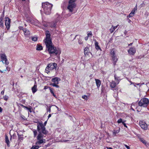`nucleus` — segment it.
<instances>
[{"label": "nucleus", "instance_id": "obj_1", "mask_svg": "<svg viewBox=\"0 0 149 149\" xmlns=\"http://www.w3.org/2000/svg\"><path fill=\"white\" fill-rule=\"evenodd\" d=\"M45 35L46 38L44 41L45 43L49 54L55 55L58 54H60L61 53V51L59 49L52 45L51 39L50 37V35L48 31H46Z\"/></svg>", "mask_w": 149, "mask_h": 149}, {"label": "nucleus", "instance_id": "obj_2", "mask_svg": "<svg viewBox=\"0 0 149 149\" xmlns=\"http://www.w3.org/2000/svg\"><path fill=\"white\" fill-rule=\"evenodd\" d=\"M37 129L38 132V134L36 138L37 141L36 144L40 145L45 143V139H43L44 137H45L44 135L46 134L48 132L46 130L45 127L44 126L42 122H39L38 123Z\"/></svg>", "mask_w": 149, "mask_h": 149}, {"label": "nucleus", "instance_id": "obj_3", "mask_svg": "<svg viewBox=\"0 0 149 149\" xmlns=\"http://www.w3.org/2000/svg\"><path fill=\"white\" fill-rule=\"evenodd\" d=\"M53 5L48 2H46L42 3V7L43 9V11L46 15H49L51 11V8Z\"/></svg>", "mask_w": 149, "mask_h": 149}, {"label": "nucleus", "instance_id": "obj_4", "mask_svg": "<svg viewBox=\"0 0 149 149\" xmlns=\"http://www.w3.org/2000/svg\"><path fill=\"white\" fill-rule=\"evenodd\" d=\"M149 103V100L147 98H143L141 99L138 103L139 106L143 107H147Z\"/></svg>", "mask_w": 149, "mask_h": 149}, {"label": "nucleus", "instance_id": "obj_5", "mask_svg": "<svg viewBox=\"0 0 149 149\" xmlns=\"http://www.w3.org/2000/svg\"><path fill=\"white\" fill-rule=\"evenodd\" d=\"M116 83L114 81H112L110 83V87L113 88H114V89H113V91H114L116 93H114L113 95L114 97H116L117 96V91H118V89L117 88H116Z\"/></svg>", "mask_w": 149, "mask_h": 149}, {"label": "nucleus", "instance_id": "obj_6", "mask_svg": "<svg viewBox=\"0 0 149 149\" xmlns=\"http://www.w3.org/2000/svg\"><path fill=\"white\" fill-rule=\"evenodd\" d=\"M110 54L112 58V60L113 61V63L114 65H115L116 64L118 59L115 55V53L114 50H112Z\"/></svg>", "mask_w": 149, "mask_h": 149}, {"label": "nucleus", "instance_id": "obj_7", "mask_svg": "<svg viewBox=\"0 0 149 149\" xmlns=\"http://www.w3.org/2000/svg\"><path fill=\"white\" fill-rule=\"evenodd\" d=\"M0 56L3 63H5L6 65H8L9 63V62L5 54H1Z\"/></svg>", "mask_w": 149, "mask_h": 149}, {"label": "nucleus", "instance_id": "obj_8", "mask_svg": "<svg viewBox=\"0 0 149 149\" xmlns=\"http://www.w3.org/2000/svg\"><path fill=\"white\" fill-rule=\"evenodd\" d=\"M76 6V4L68 3L67 9L70 12H73L74 11V9Z\"/></svg>", "mask_w": 149, "mask_h": 149}, {"label": "nucleus", "instance_id": "obj_9", "mask_svg": "<svg viewBox=\"0 0 149 149\" xmlns=\"http://www.w3.org/2000/svg\"><path fill=\"white\" fill-rule=\"evenodd\" d=\"M139 124L140 126L142 129L145 130L147 129V125L145 122L143 121H140L139 122Z\"/></svg>", "mask_w": 149, "mask_h": 149}, {"label": "nucleus", "instance_id": "obj_10", "mask_svg": "<svg viewBox=\"0 0 149 149\" xmlns=\"http://www.w3.org/2000/svg\"><path fill=\"white\" fill-rule=\"evenodd\" d=\"M5 25L6 28L8 29L10 26V19L8 17L5 18Z\"/></svg>", "mask_w": 149, "mask_h": 149}, {"label": "nucleus", "instance_id": "obj_11", "mask_svg": "<svg viewBox=\"0 0 149 149\" xmlns=\"http://www.w3.org/2000/svg\"><path fill=\"white\" fill-rule=\"evenodd\" d=\"M24 35L26 37H28L30 35V31L26 28H24L23 29Z\"/></svg>", "mask_w": 149, "mask_h": 149}, {"label": "nucleus", "instance_id": "obj_12", "mask_svg": "<svg viewBox=\"0 0 149 149\" xmlns=\"http://www.w3.org/2000/svg\"><path fill=\"white\" fill-rule=\"evenodd\" d=\"M136 50L135 48L131 47L128 51V52L130 54L134 55L136 53Z\"/></svg>", "mask_w": 149, "mask_h": 149}, {"label": "nucleus", "instance_id": "obj_13", "mask_svg": "<svg viewBox=\"0 0 149 149\" xmlns=\"http://www.w3.org/2000/svg\"><path fill=\"white\" fill-rule=\"evenodd\" d=\"M57 67V64L56 63H53L52 64L50 63L48 65V67H49L50 70L54 69H56Z\"/></svg>", "mask_w": 149, "mask_h": 149}, {"label": "nucleus", "instance_id": "obj_14", "mask_svg": "<svg viewBox=\"0 0 149 149\" xmlns=\"http://www.w3.org/2000/svg\"><path fill=\"white\" fill-rule=\"evenodd\" d=\"M59 19H57L55 22H53L49 24V25L52 28H56V23L58 22Z\"/></svg>", "mask_w": 149, "mask_h": 149}, {"label": "nucleus", "instance_id": "obj_15", "mask_svg": "<svg viewBox=\"0 0 149 149\" xmlns=\"http://www.w3.org/2000/svg\"><path fill=\"white\" fill-rule=\"evenodd\" d=\"M61 80L59 78L55 77L52 79V81L54 83L53 84H58V81Z\"/></svg>", "mask_w": 149, "mask_h": 149}, {"label": "nucleus", "instance_id": "obj_16", "mask_svg": "<svg viewBox=\"0 0 149 149\" xmlns=\"http://www.w3.org/2000/svg\"><path fill=\"white\" fill-rule=\"evenodd\" d=\"M3 68H4L5 69L4 70L2 68H1V70H0V72L1 73H5L7 71H9L10 70V69L9 68H8L6 66H5Z\"/></svg>", "mask_w": 149, "mask_h": 149}, {"label": "nucleus", "instance_id": "obj_17", "mask_svg": "<svg viewBox=\"0 0 149 149\" xmlns=\"http://www.w3.org/2000/svg\"><path fill=\"white\" fill-rule=\"evenodd\" d=\"M120 128H119L118 130H113L112 131V136H117V134L120 132Z\"/></svg>", "mask_w": 149, "mask_h": 149}, {"label": "nucleus", "instance_id": "obj_18", "mask_svg": "<svg viewBox=\"0 0 149 149\" xmlns=\"http://www.w3.org/2000/svg\"><path fill=\"white\" fill-rule=\"evenodd\" d=\"M95 81L97 88H98L100 87L101 84V81L98 79H95Z\"/></svg>", "mask_w": 149, "mask_h": 149}, {"label": "nucleus", "instance_id": "obj_19", "mask_svg": "<svg viewBox=\"0 0 149 149\" xmlns=\"http://www.w3.org/2000/svg\"><path fill=\"white\" fill-rule=\"evenodd\" d=\"M3 19V16L1 17L0 18V26L1 28H3L4 26Z\"/></svg>", "mask_w": 149, "mask_h": 149}, {"label": "nucleus", "instance_id": "obj_20", "mask_svg": "<svg viewBox=\"0 0 149 149\" xmlns=\"http://www.w3.org/2000/svg\"><path fill=\"white\" fill-rule=\"evenodd\" d=\"M37 85L35 84L34 86L32 88V90L33 93H34L37 91Z\"/></svg>", "mask_w": 149, "mask_h": 149}, {"label": "nucleus", "instance_id": "obj_21", "mask_svg": "<svg viewBox=\"0 0 149 149\" xmlns=\"http://www.w3.org/2000/svg\"><path fill=\"white\" fill-rule=\"evenodd\" d=\"M89 49L88 47H85L84 49V53L85 55H88V53H89Z\"/></svg>", "mask_w": 149, "mask_h": 149}, {"label": "nucleus", "instance_id": "obj_22", "mask_svg": "<svg viewBox=\"0 0 149 149\" xmlns=\"http://www.w3.org/2000/svg\"><path fill=\"white\" fill-rule=\"evenodd\" d=\"M114 78L115 80L116 81V82H118V84L120 79H119V77L117 76L116 74L114 75Z\"/></svg>", "mask_w": 149, "mask_h": 149}, {"label": "nucleus", "instance_id": "obj_23", "mask_svg": "<svg viewBox=\"0 0 149 149\" xmlns=\"http://www.w3.org/2000/svg\"><path fill=\"white\" fill-rule=\"evenodd\" d=\"M98 42L95 40V48L97 49H100V48L99 46H98Z\"/></svg>", "mask_w": 149, "mask_h": 149}, {"label": "nucleus", "instance_id": "obj_24", "mask_svg": "<svg viewBox=\"0 0 149 149\" xmlns=\"http://www.w3.org/2000/svg\"><path fill=\"white\" fill-rule=\"evenodd\" d=\"M5 141L6 143L7 144L8 146L9 145V144L10 143V141L8 139V138L7 136H6L5 137Z\"/></svg>", "mask_w": 149, "mask_h": 149}, {"label": "nucleus", "instance_id": "obj_25", "mask_svg": "<svg viewBox=\"0 0 149 149\" xmlns=\"http://www.w3.org/2000/svg\"><path fill=\"white\" fill-rule=\"evenodd\" d=\"M140 141H141L142 143L144 144L145 145H146L147 144V142L143 138H141L140 139Z\"/></svg>", "mask_w": 149, "mask_h": 149}, {"label": "nucleus", "instance_id": "obj_26", "mask_svg": "<svg viewBox=\"0 0 149 149\" xmlns=\"http://www.w3.org/2000/svg\"><path fill=\"white\" fill-rule=\"evenodd\" d=\"M76 1V0H69L68 3L76 4L75 3Z\"/></svg>", "mask_w": 149, "mask_h": 149}, {"label": "nucleus", "instance_id": "obj_27", "mask_svg": "<svg viewBox=\"0 0 149 149\" xmlns=\"http://www.w3.org/2000/svg\"><path fill=\"white\" fill-rule=\"evenodd\" d=\"M42 49V47L40 45H38L36 48V50H40Z\"/></svg>", "mask_w": 149, "mask_h": 149}, {"label": "nucleus", "instance_id": "obj_28", "mask_svg": "<svg viewBox=\"0 0 149 149\" xmlns=\"http://www.w3.org/2000/svg\"><path fill=\"white\" fill-rule=\"evenodd\" d=\"M36 145V146H33L31 149H38L39 148V146H38V145Z\"/></svg>", "mask_w": 149, "mask_h": 149}, {"label": "nucleus", "instance_id": "obj_29", "mask_svg": "<svg viewBox=\"0 0 149 149\" xmlns=\"http://www.w3.org/2000/svg\"><path fill=\"white\" fill-rule=\"evenodd\" d=\"M58 84H52L51 85H52L53 87H56V88H58L59 87L58 85H57Z\"/></svg>", "mask_w": 149, "mask_h": 149}, {"label": "nucleus", "instance_id": "obj_30", "mask_svg": "<svg viewBox=\"0 0 149 149\" xmlns=\"http://www.w3.org/2000/svg\"><path fill=\"white\" fill-rule=\"evenodd\" d=\"M49 90H50V92L55 97H56V95L54 94L53 91L52 90V89L51 88H49Z\"/></svg>", "mask_w": 149, "mask_h": 149}, {"label": "nucleus", "instance_id": "obj_31", "mask_svg": "<svg viewBox=\"0 0 149 149\" xmlns=\"http://www.w3.org/2000/svg\"><path fill=\"white\" fill-rule=\"evenodd\" d=\"M115 30L114 29L113 27V25L112 26V27L110 29L109 31L111 33H112Z\"/></svg>", "mask_w": 149, "mask_h": 149}, {"label": "nucleus", "instance_id": "obj_32", "mask_svg": "<svg viewBox=\"0 0 149 149\" xmlns=\"http://www.w3.org/2000/svg\"><path fill=\"white\" fill-rule=\"evenodd\" d=\"M50 70L49 67H48V65L47 66L45 69V71L46 72L48 73L49 72V70Z\"/></svg>", "mask_w": 149, "mask_h": 149}, {"label": "nucleus", "instance_id": "obj_33", "mask_svg": "<svg viewBox=\"0 0 149 149\" xmlns=\"http://www.w3.org/2000/svg\"><path fill=\"white\" fill-rule=\"evenodd\" d=\"M34 134V137H36L37 134V132L36 130H34L33 131Z\"/></svg>", "mask_w": 149, "mask_h": 149}, {"label": "nucleus", "instance_id": "obj_34", "mask_svg": "<svg viewBox=\"0 0 149 149\" xmlns=\"http://www.w3.org/2000/svg\"><path fill=\"white\" fill-rule=\"evenodd\" d=\"M92 36V33L91 31L89 32V33H87V36L88 37H91Z\"/></svg>", "mask_w": 149, "mask_h": 149}, {"label": "nucleus", "instance_id": "obj_35", "mask_svg": "<svg viewBox=\"0 0 149 149\" xmlns=\"http://www.w3.org/2000/svg\"><path fill=\"white\" fill-rule=\"evenodd\" d=\"M8 98V96L6 95L4 96L3 97V99L6 101L7 100Z\"/></svg>", "mask_w": 149, "mask_h": 149}, {"label": "nucleus", "instance_id": "obj_36", "mask_svg": "<svg viewBox=\"0 0 149 149\" xmlns=\"http://www.w3.org/2000/svg\"><path fill=\"white\" fill-rule=\"evenodd\" d=\"M21 106H22V107H23L26 108L27 109H28V110H29L30 112H31V108L28 107H26V106H24L23 105H21Z\"/></svg>", "mask_w": 149, "mask_h": 149}, {"label": "nucleus", "instance_id": "obj_37", "mask_svg": "<svg viewBox=\"0 0 149 149\" xmlns=\"http://www.w3.org/2000/svg\"><path fill=\"white\" fill-rule=\"evenodd\" d=\"M37 40L36 37H33L32 38V40L34 41H36Z\"/></svg>", "mask_w": 149, "mask_h": 149}, {"label": "nucleus", "instance_id": "obj_38", "mask_svg": "<svg viewBox=\"0 0 149 149\" xmlns=\"http://www.w3.org/2000/svg\"><path fill=\"white\" fill-rule=\"evenodd\" d=\"M51 106H49V107H47V112H49V113L51 112Z\"/></svg>", "mask_w": 149, "mask_h": 149}, {"label": "nucleus", "instance_id": "obj_39", "mask_svg": "<svg viewBox=\"0 0 149 149\" xmlns=\"http://www.w3.org/2000/svg\"><path fill=\"white\" fill-rule=\"evenodd\" d=\"M18 135L19 139L20 140H23V137H22V136L21 135H19V134H18Z\"/></svg>", "mask_w": 149, "mask_h": 149}, {"label": "nucleus", "instance_id": "obj_40", "mask_svg": "<svg viewBox=\"0 0 149 149\" xmlns=\"http://www.w3.org/2000/svg\"><path fill=\"white\" fill-rule=\"evenodd\" d=\"M134 13L131 12L130 14L127 17H132L133 16H134Z\"/></svg>", "mask_w": 149, "mask_h": 149}, {"label": "nucleus", "instance_id": "obj_41", "mask_svg": "<svg viewBox=\"0 0 149 149\" xmlns=\"http://www.w3.org/2000/svg\"><path fill=\"white\" fill-rule=\"evenodd\" d=\"M137 10V6H136L132 10V12L134 13H134Z\"/></svg>", "mask_w": 149, "mask_h": 149}, {"label": "nucleus", "instance_id": "obj_42", "mask_svg": "<svg viewBox=\"0 0 149 149\" xmlns=\"http://www.w3.org/2000/svg\"><path fill=\"white\" fill-rule=\"evenodd\" d=\"M82 98L85 100H87L88 99V97L87 96L84 95L82 96Z\"/></svg>", "mask_w": 149, "mask_h": 149}, {"label": "nucleus", "instance_id": "obj_43", "mask_svg": "<svg viewBox=\"0 0 149 149\" xmlns=\"http://www.w3.org/2000/svg\"><path fill=\"white\" fill-rule=\"evenodd\" d=\"M123 121H122V119L121 118H120V119H119L117 121V123H123Z\"/></svg>", "mask_w": 149, "mask_h": 149}, {"label": "nucleus", "instance_id": "obj_44", "mask_svg": "<svg viewBox=\"0 0 149 149\" xmlns=\"http://www.w3.org/2000/svg\"><path fill=\"white\" fill-rule=\"evenodd\" d=\"M83 42L81 40H79L78 41V43L79 44H82Z\"/></svg>", "mask_w": 149, "mask_h": 149}, {"label": "nucleus", "instance_id": "obj_45", "mask_svg": "<svg viewBox=\"0 0 149 149\" xmlns=\"http://www.w3.org/2000/svg\"><path fill=\"white\" fill-rule=\"evenodd\" d=\"M124 146L126 147V148H127V149H130V147L129 146H127V145H126V144H125Z\"/></svg>", "mask_w": 149, "mask_h": 149}, {"label": "nucleus", "instance_id": "obj_46", "mask_svg": "<svg viewBox=\"0 0 149 149\" xmlns=\"http://www.w3.org/2000/svg\"><path fill=\"white\" fill-rule=\"evenodd\" d=\"M75 13V12H74L73 13ZM73 13L72 12V13H68V17H69L71 15V14H73Z\"/></svg>", "mask_w": 149, "mask_h": 149}, {"label": "nucleus", "instance_id": "obj_47", "mask_svg": "<svg viewBox=\"0 0 149 149\" xmlns=\"http://www.w3.org/2000/svg\"><path fill=\"white\" fill-rule=\"evenodd\" d=\"M122 123L124 127H127V126L126 125V124H125V123H124V122H123Z\"/></svg>", "mask_w": 149, "mask_h": 149}, {"label": "nucleus", "instance_id": "obj_48", "mask_svg": "<svg viewBox=\"0 0 149 149\" xmlns=\"http://www.w3.org/2000/svg\"><path fill=\"white\" fill-rule=\"evenodd\" d=\"M47 123V121H45V123H44V124H43V125L44 126V127H45V126H46V125Z\"/></svg>", "mask_w": 149, "mask_h": 149}, {"label": "nucleus", "instance_id": "obj_49", "mask_svg": "<svg viewBox=\"0 0 149 149\" xmlns=\"http://www.w3.org/2000/svg\"><path fill=\"white\" fill-rule=\"evenodd\" d=\"M118 26V25H117V26H113V27L114 29H116L117 28Z\"/></svg>", "mask_w": 149, "mask_h": 149}, {"label": "nucleus", "instance_id": "obj_50", "mask_svg": "<svg viewBox=\"0 0 149 149\" xmlns=\"http://www.w3.org/2000/svg\"><path fill=\"white\" fill-rule=\"evenodd\" d=\"M88 36H86V37H85L84 38L85 39V40H87L88 39Z\"/></svg>", "mask_w": 149, "mask_h": 149}, {"label": "nucleus", "instance_id": "obj_51", "mask_svg": "<svg viewBox=\"0 0 149 149\" xmlns=\"http://www.w3.org/2000/svg\"><path fill=\"white\" fill-rule=\"evenodd\" d=\"M27 21L28 22H31V20L30 19H27Z\"/></svg>", "mask_w": 149, "mask_h": 149}, {"label": "nucleus", "instance_id": "obj_52", "mask_svg": "<svg viewBox=\"0 0 149 149\" xmlns=\"http://www.w3.org/2000/svg\"><path fill=\"white\" fill-rule=\"evenodd\" d=\"M4 90H3L1 92V94H2V95H3L4 94Z\"/></svg>", "mask_w": 149, "mask_h": 149}, {"label": "nucleus", "instance_id": "obj_53", "mask_svg": "<svg viewBox=\"0 0 149 149\" xmlns=\"http://www.w3.org/2000/svg\"><path fill=\"white\" fill-rule=\"evenodd\" d=\"M48 88V87L47 86H45V87H44V89H47Z\"/></svg>", "mask_w": 149, "mask_h": 149}, {"label": "nucleus", "instance_id": "obj_54", "mask_svg": "<svg viewBox=\"0 0 149 149\" xmlns=\"http://www.w3.org/2000/svg\"><path fill=\"white\" fill-rule=\"evenodd\" d=\"M2 111V109L0 107V112H1Z\"/></svg>", "mask_w": 149, "mask_h": 149}, {"label": "nucleus", "instance_id": "obj_55", "mask_svg": "<svg viewBox=\"0 0 149 149\" xmlns=\"http://www.w3.org/2000/svg\"><path fill=\"white\" fill-rule=\"evenodd\" d=\"M24 28H23V27L22 26H20L19 27V29L21 30H22L23 29H24Z\"/></svg>", "mask_w": 149, "mask_h": 149}, {"label": "nucleus", "instance_id": "obj_56", "mask_svg": "<svg viewBox=\"0 0 149 149\" xmlns=\"http://www.w3.org/2000/svg\"><path fill=\"white\" fill-rule=\"evenodd\" d=\"M106 148L107 149H113V148L111 147H107Z\"/></svg>", "mask_w": 149, "mask_h": 149}, {"label": "nucleus", "instance_id": "obj_57", "mask_svg": "<svg viewBox=\"0 0 149 149\" xmlns=\"http://www.w3.org/2000/svg\"><path fill=\"white\" fill-rule=\"evenodd\" d=\"M51 116V114H49L48 116V118H49Z\"/></svg>", "mask_w": 149, "mask_h": 149}, {"label": "nucleus", "instance_id": "obj_58", "mask_svg": "<svg viewBox=\"0 0 149 149\" xmlns=\"http://www.w3.org/2000/svg\"><path fill=\"white\" fill-rule=\"evenodd\" d=\"M20 116L22 118H24L23 117H24V116H23V115H20Z\"/></svg>", "mask_w": 149, "mask_h": 149}, {"label": "nucleus", "instance_id": "obj_59", "mask_svg": "<svg viewBox=\"0 0 149 149\" xmlns=\"http://www.w3.org/2000/svg\"><path fill=\"white\" fill-rule=\"evenodd\" d=\"M132 43H131L129 45V46H131L132 44Z\"/></svg>", "mask_w": 149, "mask_h": 149}, {"label": "nucleus", "instance_id": "obj_60", "mask_svg": "<svg viewBox=\"0 0 149 149\" xmlns=\"http://www.w3.org/2000/svg\"><path fill=\"white\" fill-rule=\"evenodd\" d=\"M77 35H76L75 36V38H74V39H75V38H76V37H77Z\"/></svg>", "mask_w": 149, "mask_h": 149}, {"label": "nucleus", "instance_id": "obj_61", "mask_svg": "<svg viewBox=\"0 0 149 149\" xmlns=\"http://www.w3.org/2000/svg\"><path fill=\"white\" fill-rule=\"evenodd\" d=\"M131 22V20L130 19H129V22Z\"/></svg>", "mask_w": 149, "mask_h": 149}, {"label": "nucleus", "instance_id": "obj_62", "mask_svg": "<svg viewBox=\"0 0 149 149\" xmlns=\"http://www.w3.org/2000/svg\"><path fill=\"white\" fill-rule=\"evenodd\" d=\"M25 26H26V24H25Z\"/></svg>", "mask_w": 149, "mask_h": 149}, {"label": "nucleus", "instance_id": "obj_63", "mask_svg": "<svg viewBox=\"0 0 149 149\" xmlns=\"http://www.w3.org/2000/svg\"><path fill=\"white\" fill-rule=\"evenodd\" d=\"M23 1H25L26 0H22Z\"/></svg>", "mask_w": 149, "mask_h": 149}, {"label": "nucleus", "instance_id": "obj_64", "mask_svg": "<svg viewBox=\"0 0 149 149\" xmlns=\"http://www.w3.org/2000/svg\"><path fill=\"white\" fill-rule=\"evenodd\" d=\"M77 149H81L80 148H77Z\"/></svg>", "mask_w": 149, "mask_h": 149}]
</instances>
